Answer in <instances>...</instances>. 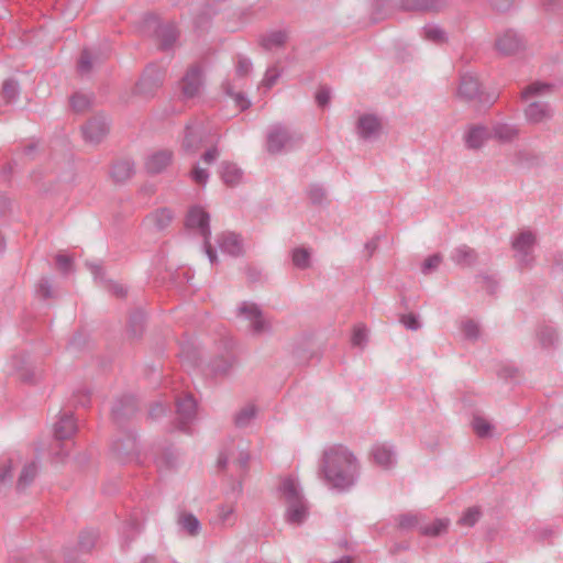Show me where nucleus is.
I'll return each mask as SVG.
<instances>
[{
	"instance_id": "1a4fd4ad",
	"label": "nucleus",
	"mask_w": 563,
	"mask_h": 563,
	"mask_svg": "<svg viewBox=\"0 0 563 563\" xmlns=\"http://www.w3.org/2000/svg\"><path fill=\"white\" fill-rule=\"evenodd\" d=\"M177 428L188 432V424L196 418L197 402L191 395L176 399Z\"/></svg>"
},
{
	"instance_id": "b1692460",
	"label": "nucleus",
	"mask_w": 563,
	"mask_h": 563,
	"mask_svg": "<svg viewBox=\"0 0 563 563\" xmlns=\"http://www.w3.org/2000/svg\"><path fill=\"white\" fill-rule=\"evenodd\" d=\"M373 461L383 468H390L395 464V451L386 443H377L372 448Z\"/></svg>"
},
{
	"instance_id": "4468645a",
	"label": "nucleus",
	"mask_w": 563,
	"mask_h": 563,
	"mask_svg": "<svg viewBox=\"0 0 563 563\" xmlns=\"http://www.w3.org/2000/svg\"><path fill=\"white\" fill-rule=\"evenodd\" d=\"M206 132L202 125L188 123L185 128L183 150L188 154H195L205 142Z\"/></svg>"
},
{
	"instance_id": "a18cd8bd",
	"label": "nucleus",
	"mask_w": 563,
	"mask_h": 563,
	"mask_svg": "<svg viewBox=\"0 0 563 563\" xmlns=\"http://www.w3.org/2000/svg\"><path fill=\"white\" fill-rule=\"evenodd\" d=\"M291 260L294 265L299 269H307L310 267V252L305 247L294 249Z\"/></svg>"
},
{
	"instance_id": "de8ad7c7",
	"label": "nucleus",
	"mask_w": 563,
	"mask_h": 563,
	"mask_svg": "<svg viewBox=\"0 0 563 563\" xmlns=\"http://www.w3.org/2000/svg\"><path fill=\"white\" fill-rule=\"evenodd\" d=\"M481 515L478 507H471L462 515L457 523L464 527H473L479 520Z\"/></svg>"
},
{
	"instance_id": "603ef678",
	"label": "nucleus",
	"mask_w": 563,
	"mask_h": 563,
	"mask_svg": "<svg viewBox=\"0 0 563 563\" xmlns=\"http://www.w3.org/2000/svg\"><path fill=\"white\" fill-rule=\"evenodd\" d=\"M141 529H142V525L137 519H131L129 522H126L125 528H124L125 545L126 547L134 539V537L141 532Z\"/></svg>"
},
{
	"instance_id": "e2e57ef3",
	"label": "nucleus",
	"mask_w": 563,
	"mask_h": 563,
	"mask_svg": "<svg viewBox=\"0 0 563 563\" xmlns=\"http://www.w3.org/2000/svg\"><path fill=\"white\" fill-rule=\"evenodd\" d=\"M398 525L401 529H411L418 525V517L413 514H404L398 517Z\"/></svg>"
},
{
	"instance_id": "423d86ee",
	"label": "nucleus",
	"mask_w": 563,
	"mask_h": 563,
	"mask_svg": "<svg viewBox=\"0 0 563 563\" xmlns=\"http://www.w3.org/2000/svg\"><path fill=\"white\" fill-rule=\"evenodd\" d=\"M99 539V532L95 529L82 530L78 538V549H66L65 563H81L82 556L87 555L95 548Z\"/></svg>"
},
{
	"instance_id": "f704fd0d",
	"label": "nucleus",
	"mask_w": 563,
	"mask_h": 563,
	"mask_svg": "<svg viewBox=\"0 0 563 563\" xmlns=\"http://www.w3.org/2000/svg\"><path fill=\"white\" fill-rule=\"evenodd\" d=\"M20 92L21 88L19 81L9 78L3 81L0 96L5 104H11L19 98Z\"/></svg>"
},
{
	"instance_id": "0eeeda50",
	"label": "nucleus",
	"mask_w": 563,
	"mask_h": 563,
	"mask_svg": "<svg viewBox=\"0 0 563 563\" xmlns=\"http://www.w3.org/2000/svg\"><path fill=\"white\" fill-rule=\"evenodd\" d=\"M203 85V68L200 64L191 65L180 81L183 98L191 99L200 93Z\"/></svg>"
},
{
	"instance_id": "2eb2a0df",
	"label": "nucleus",
	"mask_w": 563,
	"mask_h": 563,
	"mask_svg": "<svg viewBox=\"0 0 563 563\" xmlns=\"http://www.w3.org/2000/svg\"><path fill=\"white\" fill-rule=\"evenodd\" d=\"M163 84V74L154 66L147 67L136 84V91L143 96H151Z\"/></svg>"
},
{
	"instance_id": "412c9836",
	"label": "nucleus",
	"mask_w": 563,
	"mask_h": 563,
	"mask_svg": "<svg viewBox=\"0 0 563 563\" xmlns=\"http://www.w3.org/2000/svg\"><path fill=\"white\" fill-rule=\"evenodd\" d=\"M217 243L223 253L231 256H241L243 254L242 239L233 232H223L217 238Z\"/></svg>"
},
{
	"instance_id": "864d4df0",
	"label": "nucleus",
	"mask_w": 563,
	"mask_h": 563,
	"mask_svg": "<svg viewBox=\"0 0 563 563\" xmlns=\"http://www.w3.org/2000/svg\"><path fill=\"white\" fill-rule=\"evenodd\" d=\"M279 77L280 71L278 70V68L276 66L269 67L266 70L265 76L262 80V86L268 90L276 84Z\"/></svg>"
},
{
	"instance_id": "bb28decb",
	"label": "nucleus",
	"mask_w": 563,
	"mask_h": 563,
	"mask_svg": "<svg viewBox=\"0 0 563 563\" xmlns=\"http://www.w3.org/2000/svg\"><path fill=\"white\" fill-rule=\"evenodd\" d=\"M219 174L227 186H236L243 176V172L233 163L222 162L220 164Z\"/></svg>"
},
{
	"instance_id": "c03bdc74",
	"label": "nucleus",
	"mask_w": 563,
	"mask_h": 563,
	"mask_svg": "<svg viewBox=\"0 0 563 563\" xmlns=\"http://www.w3.org/2000/svg\"><path fill=\"white\" fill-rule=\"evenodd\" d=\"M209 366L213 375H225L233 366V358L221 356L214 358Z\"/></svg>"
},
{
	"instance_id": "58836bf2",
	"label": "nucleus",
	"mask_w": 563,
	"mask_h": 563,
	"mask_svg": "<svg viewBox=\"0 0 563 563\" xmlns=\"http://www.w3.org/2000/svg\"><path fill=\"white\" fill-rule=\"evenodd\" d=\"M472 428L477 437L489 438L492 437L494 426L482 416L474 415L472 420Z\"/></svg>"
},
{
	"instance_id": "0e129e2a",
	"label": "nucleus",
	"mask_w": 563,
	"mask_h": 563,
	"mask_svg": "<svg viewBox=\"0 0 563 563\" xmlns=\"http://www.w3.org/2000/svg\"><path fill=\"white\" fill-rule=\"evenodd\" d=\"M331 99V90L328 87H320L316 93V101L319 107H327Z\"/></svg>"
},
{
	"instance_id": "c756f323",
	"label": "nucleus",
	"mask_w": 563,
	"mask_h": 563,
	"mask_svg": "<svg viewBox=\"0 0 563 563\" xmlns=\"http://www.w3.org/2000/svg\"><path fill=\"white\" fill-rule=\"evenodd\" d=\"M177 522L180 529L190 537H196L200 533V521L191 512H180Z\"/></svg>"
},
{
	"instance_id": "a878e982",
	"label": "nucleus",
	"mask_w": 563,
	"mask_h": 563,
	"mask_svg": "<svg viewBox=\"0 0 563 563\" xmlns=\"http://www.w3.org/2000/svg\"><path fill=\"white\" fill-rule=\"evenodd\" d=\"M398 11H405V5L394 3L391 0H376L373 4V19L375 22L394 15Z\"/></svg>"
},
{
	"instance_id": "e433bc0d",
	"label": "nucleus",
	"mask_w": 563,
	"mask_h": 563,
	"mask_svg": "<svg viewBox=\"0 0 563 563\" xmlns=\"http://www.w3.org/2000/svg\"><path fill=\"white\" fill-rule=\"evenodd\" d=\"M36 475H37V465L35 462H31V463L24 465V467L22 468L21 474L18 478L16 489L20 492L24 490L31 483H33Z\"/></svg>"
},
{
	"instance_id": "39448f33",
	"label": "nucleus",
	"mask_w": 563,
	"mask_h": 563,
	"mask_svg": "<svg viewBox=\"0 0 563 563\" xmlns=\"http://www.w3.org/2000/svg\"><path fill=\"white\" fill-rule=\"evenodd\" d=\"M457 96L466 102L477 101L483 106H490L496 100L494 95H485L481 90V84L478 79L470 74L461 76Z\"/></svg>"
},
{
	"instance_id": "69168bd1",
	"label": "nucleus",
	"mask_w": 563,
	"mask_h": 563,
	"mask_svg": "<svg viewBox=\"0 0 563 563\" xmlns=\"http://www.w3.org/2000/svg\"><path fill=\"white\" fill-rule=\"evenodd\" d=\"M191 178L198 185H206L209 179V173L207 169L195 166L191 170Z\"/></svg>"
},
{
	"instance_id": "7c9ffc66",
	"label": "nucleus",
	"mask_w": 563,
	"mask_h": 563,
	"mask_svg": "<svg viewBox=\"0 0 563 563\" xmlns=\"http://www.w3.org/2000/svg\"><path fill=\"white\" fill-rule=\"evenodd\" d=\"M235 519L234 508L223 505L218 508L216 517L211 519V523L219 528L231 527L235 523Z\"/></svg>"
},
{
	"instance_id": "f8f14e48",
	"label": "nucleus",
	"mask_w": 563,
	"mask_h": 563,
	"mask_svg": "<svg viewBox=\"0 0 563 563\" xmlns=\"http://www.w3.org/2000/svg\"><path fill=\"white\" fill-rule=\"evenodd\" d=\"M496 48L503 55H514L521 52L526 42L521 35L514 30H507L496 40Z\"/></svg>"
},
{
	"instance_id": "393cba45",
	"label": "nucleus",
	"mask_w": 563,
	"mask_h": 563,
	"mask_svg": "<svg viewBox=\"0 0 563 563\" xmlns=\"http://www.w3.org/2000/svg\"><path fill=\"white\" fill-rule=\"evenodd\" d=\"M451 260L461 267H471L477 263L478 254L467 245H460L452 251Z\"/></svg>"
},
{
	"instance_id": "4d7b16f0",
	"label": "nucleus",
	"mask_w": 563,
	"mask_h": 563,
	"mask_svg": "<svg viewBox=\"0 0 563 563\" xmlns=\"http://www.w3.org/2000/svg\"><path fill=\"white\" fill-rule=\"evenodd\" d=\"M464 336L470 340H476L479 336V327L473 320H466L462 324Z\"/></svg>"
},
{
	"instance_id": "a19ab883",
	"label": "nucleus",
	"mask_w": 563,
	"mask_h": 563,
	"mask_svg": "<svg viewBox=\"0 0 563 563\" xmlns=\"http://www.w3.org/2000/svg\"><path fill=\"white\" fill-rule=\"evenodd\" d=\"M551 90H552V85L536 81V82L530 84L522 90L521 98L527 100L534 96H541V95L549 93Z\"/></svg>"
},
{
	"instance_id": "a211bd4d",
	"label": "nucleus",
	"mask_w": 563,
	"mask_h": 563,
	"mask_svg": "<svg viewBox=\"0 0 563 563\" xmlns=\"http://www.w3.org/2000/svg\"><path fill=\"white\" fill-rule=\"evenodd\" d=\"M492 137L489 129L482 124L468 126L464 135L465 145L470 150L481 148Z\"/></svg>"
},
{
	"instance_id": "dca6fc26",
	"label": "nucleus",
	"mask_w": 563,
	"mask_h": 563,
	"mask_svg": "<svg viewBox=\"0 0 563 563\" xmlns=\"http://www.w3.org/2000/svg\"><path fill=\"white\" fill-rule=\"evenodd\" d=\"M525 117L529 123L539 124L553 117V109L548 102L534 101L525 109Z\"/></svg>"
},
{
	"instance_id": "6e6d98bb",
	"label": "nucleus",
	"mask_w": 563,
	"mask_h": 563,
	"mask_svg": "<svg viewBox=\"0 0 563 563\" xmlns=\"http://www.w3.org/2000/svg\"><path fill=\"white\" fill-rule=\"evenodd\" d=\"M36 294L42 299L53 298V288H52V285H51V282L48 278L43 277L38 280V284L36 287Z\"/></svg>"
},
{
	"instance_id": "5701e85b",
	"label": "nucleus",
	"mask_w": 563,
	"mask_h": 563,
	"mask_svg": "<svg viewBox=\"0 0 563 563\" xmlns=\"http://www.w3.org/2000/svg\"><path fill=\"white\" fill-rule=\"evenodd\" d=\"M77 431V424L71 413L60 415L58 421L54 424V437L56 440L70 439Z\"/></svg>"
},
{
	"instance_id": "6e6552de",
	"label": "nucleus",
	"mask_w": 563,
	"mask_h": 563,
	"mask_svg": "<svg viewBox=\"0 0 563 563\" xmlns=\"http://www.w3.org/2000/svg\"><path fill=\"white\" fill-rule=\"evenodd\" d=\"M536 243V236L531 231H522L512 241V249L521 267H530L533 262L532 247Z\"/></svg>"
},
{
	"instance_id": "2f4dec72",
	"label": "nucleus",
	"mask_w": 563,
	"mask_h": 563,
	"mask_svg": "<svg viewBox=\"0 0 563 563\" xmlns=\"http://www.w3.org/2000/svg\"><path fill=\"white\" fill-rule=\"evenodd\" d=\"M174 213L168 208H161L146 217V220L152 223L157 230L166 229L173 221Z\"/></svg>"
},
{
	"instance_id": "20e7f679",
	"label": "nucleus",
	"mask_w": 563,
	"mask_h": 563,
	"mask_svg": "<svg viewBox=\"0 0 563 563\" xmlns=\"http://www.w3.org/2000/svg\"><path fill=\"white\" fill-rule=\"evenodd\" d=\"M238 316L249 321L253 335H262L272 331L271 321L254 302L243 301L238 308Z\"/></svg>"
},
{
	"instance_id": "f257e3e1",
	"label": "nucleus",
	"mask_w": 563,
	"mask_h": 563,
	"mask_svg": "<svg viewBox=\"0 0 563 563\" xmlns=\"http://www.w3.org/2000/svg\"><path fill=\"white\" fill-rule=\"evenodd\" d=\"M358 463L353 453L343 445H333L323 451L318 476L332 489H350L358 476Z\"/></svg>"
},
{
	"instance_id": "f03ea898",
	"label": "nucleus",
	"mask_w": 563,
	"mask_h": 563,
	"mask_svg": "<svg viewBox=\"0 0 563 563\" xmlns=\"http://www.w3.org/2000/svg\"><path fill=\"white\" fill-rule=\"evenodd\" d=\"M280 489L287 506L286 521L295 526L303 523L309 515V507L296 482L291 478H286L282 483Z\"/></svg>"
},
{
	"instance_id": "774afa93",
	"label": "nucleus",
	"mask_w": 563,
	"mask_h": 563,
	"mask_svg": "<svg viewBox=\"0 0 563 563\" xmlns=\"http://www.w3.org/2000/svg\"><path fill=\"white\" fill-rule=\"evenodd\" d=\"M516 0H488L492 9L498 12L509 10Z\"/></svg>"
},
{
	"instance_id": "09e8293b",
	"label": "nucleus",
	"mask_w": 563,
	"mask_h": 563,
	"mask_svg": "<svg viewBox=\"0 0 563 563\" xmlns=\"http://www.w3.org/2000/svg\"><path fill=\"white\" fill-rule=\"evenodd\" d=\"M91 100L82 93H74L70 98V107L75 112H84L90 107Z\"/></svg>"
},
{
	"instance_id": "37998d69",
	"label": "nucleus",
	"mask_w": 563,
	"mask_h": 563,
	"mask_svg": "<svg viewBox=\"0 0 563 563\" xmlns=\"http://www.w3.org/2000/svg\"><path fill=\"white\" fill-rule=\"evenodd\" d=\"M423 37L432 43L442 44L446 41L445 32L438 25H426L422 29Z\"/></svg>"
},
{
	"instance_id": "ddd939ff",
	"label": "nucleus",
	"mask_w": 563,
	"mask_h": 563,
	"mask_svg": "<svg viewBox=\"0 0 563 563\" xmlns=\"http://www.w3.org/2000/svg\"><path fill=\"white\" fill-rule=\"evenodd\" d=\"M137 411V402L134 396L126 395L117 399L112 406L111 415L115 423L122 424Z\"/></svg>"
},
{
	"instance_id": "338daca9",
	"label": "nucleus",
	"mask_w": 563,
	"mask_h": 563,
	"mask_svg": "<svg viewBox=\"0 0 563 563\" xmlns=\"http://www.w3.org/2000/svg\"><path fill=\"white\" fill-rule=\"evenodd\" d=\"M400 322L409 330L417 331L420 329V322L413 313L402 314L400 317Z\"/></svg>"
},
{
	"instance_id": "f3484780",
	"label": "nucleus",
	"mask_w": 563,
	"mask_h": 563,
	"mask_svg": "<svg viewBox=\"0 0 563 563\" xmlns=\"http://www.w3.org/2000/svg\"><path fill=\"white\" fill-rule=\"evenodd\" d=\"M112 450L120 462H129L137 455L136 438L134 435H128L124 440L117 439L112 443Z\"/></svg>"
},
{
	"instance_id": "72a5a7b5",
	"label": "nucleus",
	"mask_w": 563,
	"mask_h": 563,
	"mask_svg": "<svg viewBox=\"0 0 563 563\" xmlns=\"http://www.w3.org/2000/svg\"><path fill=\"white\" fill-rule=\"evenodd\" d=\"M288 34L286 31H273L260 38V44L264 49H272L273 47H280L287 41Z\"/></svg>"
},
{
	"instance_id": "aec40b11",
	"label": "nucleus",
	"mask_w": 563,
	"mask_h": 563,
	"mask_svg": "<svg viewBox=\"0 0 563 563\" xmlns=\"http://www.w3.org/2000/svg\"><path fill=\"white\" fill-rule=\"evenodd\" d=\"M356 130L360 137L364 140L375 139L379 135L382 124L379 119L374 114L361 115L357 120Z\"/></svg>"
},
{
	"instance_id": "680f3d73",
	"label": "nucleus",
	"mask_w": 563,
	"mask_h": 563,
	"mask_svg": "<svg viewBox=\"0 0 563 563\" xmlns=\"http://www.w3.org/2000/svg\"><path fill=\"white\" fill-rule=\"evenodd\" d=\"M92 60L88 49H84L78 60V71L80 74H87L91 70Z\"/></svg>"
},
{
	"instance_id": "052dcab7",
	"label": "nucleus",
	"mask_w": 563,
	"mask_h": 563,
	"mask_svg": "<svg viewBox=\"0 0 563 563\" xmlns=\"http://www.w3.org/2000/svg\"><path fill=\"white\" fill-rule=\"evenodd\" d=\"M13 477L11 461H7L0 465V488L11 483Z\"/></svg>"
},
{
	"instance_id": "cd10ccee",
	"label": "nucleus",
	"mask_w": 563,
	"mask_h": 563,
	"mask_svg": "<svg viewBox=\"0 0 563 563\" xmlns=\"http://www.w3.org/2000/svg\"><path fill=\"white\" fill-rule=\"evenodd\" d=\"M134 174V163L130 159L117 161L111 168V177L115 183H124Z\"/></svg>"
},
{
	"instance_id": "13d9d810",
	"label": "nucleus",
	"mask_w": 563,
	"mask_h": 563,
	"mask_svg": "<svg viewBox=\"0 0 563 563\" xmlns=\"http://www.w3.org/2000/svg\"><path fill=\"white\" fill-rule=\"evenodd\" d=\"M57 268L63 274H68L73 271V258L65 254H57L55 257Z\"/></svg>"
},
{
	"instance_id": "9d476101",
	"label": "nucleus",
	"mask_w": 563,
	"mask_h": 563,
	"mask_svg": "<svg viewBox=\"0 0 563 563\" xmlns=\"http://www.w3.org/2000/svg\"><path fill=\"white\" fill-rule=\"evenodd\" d=\"M81 131L86 142L99 144L109 133V123L103 115L98 114L88 120Z\"/></svg>"
},
{
	"instance_id": "4be33fe9",
	"label": "nucleus",
	"mask_w": 563,
	"mask_h": 563,
	"mask_svg": "<svg viewBox=\"0 0 563 563\" xmlns=\"http://www.w3.org/2000/svg\"><path fill=\"white\" fill-rule=\"evenodd\" d=\"M173 152L161 150L150 155L145 162V168L150 174H159L172 163Z\"/></svg>"
},
{
	"instance_id": "5fc2aeb1",
	"label": "nucleus",
	"mask_w": 563,
	"mask_h": 563,
	"mask_svg": "<svg viewBox=\"0 0 563 563\" xmlns=\"http://www.w3.org/2000/svg\"><path fill=\"white\" fill-rule=\"evenodd\" d=\"M325 196L324 188L319 185H312L308 189V197L313 205H321Z\"/></svg>"
},
{
	"instance_id": "79ce46f5",
	"label": "nucleus",
	"mask_w": 563,
	"mask_h": 563,
	"mask_svg": "<svg viewBox=\"0 0 563 563\" xmlns=\"http://www.w3.org/2000/svg\"><path fill=\"white\" fill-rule=\"evenodd\" d=\"M539 342L542 347H552L558 342V332L550 325H543L540 328L538 333Z\"/></svg>"
},
{
	"instance_id": "6ab92c4d",
	"label": "nucleus",
	"mask_w": 563,
	"mask_h": 563,
	"mask_svg": "<svg viewBox=\"0 0 563 563\" xmlns=\"http://www.w3.org/2000/svg\"><path fill=\"white\" fill-rule=\"evenodd\" d=\"M155 36L158 42V47L162 51H167L176 43L179 32L173 22H165L157 24Z\"/></svg>"
},
{
	"instance_id": "3c124183",
	"label": "nucleus",
	"mask_w": 563,
	"mask_h": 563,
	"mask_svg": "<svg viewBox=\"0 0 563 563\" xmlns=\"http://www.w3.org/2000/svg\"><path fill=\"white\" fill-rule=\"evenodd\" d=\"M367 342V329L363 324H358L354 328L352 335V344L363 349Z\"/></svg>"
},
{
	"instance_id": "4c0bfd02",
	"label": "nucleus",
	"mask_w": 563,
	"mask_h": 563,
	"mask_svg": "<svg viewBox=\"0 0 563 563\" xmlns=\"http://www.w3.org/2000/svg\"><path fill=\"white\" fill-rule=\"evenodd\" d=\"M256 407L254 405H247L238 411L234 416V424L236 428L247 427L252 420L256 417Z\"/></svg>"
},
{
	"instance_id": "49530a36",
	"label": "nucleus",
	"mask_w": 563,
	"mask_h": 563,
	"mask_svg": "<svg viewBox=\"0 0 563 563\" xmlns=\"http://www.w3.org/2000/svg\"><path fill=\"white\" fill-rule=\"evenodd\" d=\"M177 456L175 452L168 448L164 452H161L159 455L155 459V463L159 470L162 467L172 468L176 464Z\"/></svg>"
},
{
	"instance_id": "473e14b6",
	"label": "nucleus",
	"mask_w": 563,
	"mask_h": 563,
	"mask_svg": "<svg viewBox=\"0 0 563 563\" xmlns=\"http://www.w3.org/2000/svg\"><path fill=\"white\" fill-rule=\"evenodd\" d=\"M519 134L515 125L507 123H497L493 126L492 136L499 142L507 143L514 141Z\"/></svg>"
},
{
	"instance_id": "c85d7f7f",
	"label": "nucleus",
	"mask_w": 563,
	"mask_h": 563,
	"mask_svg": "<svg viewBox=\"0 0 563 563\" xmlns=\"http://www.w3.org/2000/svg\"><path fill=\"white\" fill-rule=\"evenodd\" d=\"M12 365L19 375V379L23 383L32 384L35 380V373L33 368L29 365L27 358L25 355H15L12 358Z\"/></svg>"
},
{
	"instance_id": "9b49d317",
	"label": "nucleus",
	"mask_w": 563,
	"mask_h": 563,
	"mask_svg": "<svg viewBox=\"0 0 563 563\" xmlns=\"http://www.w3.org/2000/svg\"><path fill=\"white\" fill-rule=\"evenodd\" d=\"M210 217L207 211H205L201 207H192L189 209L185 224L190 230H196V232L205 238H210Z\"/></svg>"
},
{
	"instance_id": "8fccbe9b",
	"label": "nucleus",
	"mask_w": 563,
	"mask_h": 563,
	"mask_svg": "<svg viewBox=\"0 0 563 563\" xmlns=\"http://www.w3.org/2000/svg\"><path fill=\"white\" fill-rule=\"evenodd\" d=\"M252 69L253 65L251 59L243 55H238L235 65L236 75L240 77H245L252 71Z\"/></svg>"
},
{
	"instance_id": "ea45409f",
	"label": "nucleus",
	"mask_w": 563,
	"mask_h": 563,
	"mask_svg": "<svg viewBox=\"0 0 563 563\" xmlns=\"http://www.w3.org/2000/svg\"><path fill=\"white\" fill-rule=\"evenodd\" d=\"M449 523V519H435L432 523L420 527V532L423 536L438 537L448 530Z\"/></svg>"
},
{
	"instance_id": "bf43d9fd",
	"label": "nucleus",
	"mask_w": 563,
	"mask_h": 563,
	"mask_svg": "<svg viewBox=\"0 0 563 563\" xmlns=\"http://www.w3.org/2000/svg\"><path fill=\"white\" fill-rule=\"evenodd\" d=\"M442 261L440 254H433L429 256L421 266V272L423 274H430L432 271L437 269Z\"/></svg>"
},
{
	"instance_id": "c9c22d12",
	"label": "nucleus",
	"mask_w": 563,
	"mask_h": 563,
	"mask_svg": "<svg viewBox=\"0 0 563 563\" xmlns=\"http://www.w3.org/2000/svg\"><path fill=\"white\" fill-rule=\"evenodd\" d=\"M145 323V314L141 310L133 311L128 321V332L131 338L137 339L142 335Z\"/></svg>"
},
{
	"instance_id": "7ed1b4c3",
	"label": "nucleus",
	"mask_w": 563,
	"mask_h": 563,
	"mask_svg": "<svg viewBox=\"0 0 563 563\" xmlns=\"http://www.w3.org/2000/svg\"><path fill=\"white\" fill-rule=\"evenodd\" d=\"M301 141L302 137L291 133L288 128L282 124H273L267 131L266 147L271 154H278Z\"/></svg>"
}]
</instances>
